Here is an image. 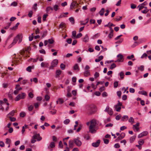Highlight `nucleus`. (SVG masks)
<instances>
[{
	"label": "nucleus",
	"instance_id": "obj_10",
	"mask_svg": "<svg viewBox=\"0 0 151 151\" xmlns=\"http://www.w3.org/2000/svg\"><path fill=\"white\" fill-rule=\"evenodd\" d=\"M100 140H98L96 142H93L92 143V145L94 147H98L100 144Z\"/></svg>",
	"mask_w": 151,
	"mask_h": 151
},
{
	"label": "nucleus",
	"instance_id": "obj_14",
	"mask_svg": "<svg viewBox=\"0 0 151 151\" xmlns=\"http://www.w3.org/2000/svg\"><path fill=\"white\" fill-rule=\"evenodd\" d=\"M53 10V8L51 6H48L46 9V11L47 13L51 12Z\"/></svg>",
	"mask_w": 151,
	"mask_h": 151
},
{
	"label": "nucleus",
	"instance_id": "obj_2",
	"mask_svg": "<svg viewBox=\"0 0 151 151\" xmlns=\"http://www.w3.org/2000/svg\"><path fill=\"white\" fill-rule=\"evenodd\" d=\"M96 107L94 105H88L86 106V109L90 114H92L95 112Z\"/></svg>",
	"mask_w": 151,
	"mask_h": 151
},
{
	"label": "nucleus",
	"instance_id": "obj_24",
	"mask_svg": "<svg viewBox=\"0 0 151 151\" xmlns=\"http://www.w3.org/2000/svg\"><path fill=\"white\" fill-rule=\"evenodd\" d=\"M73 69L74 70H77L78 71L80 69L78 65L77 64H76L74 65L73 66Z\"/></svg>",
	"mask_w": 151,
	"mask_h": 151
},
{
	"label": "nucleus",
	"instance_id": "obj_61",
	"mask_svg": "<svg viewBox=\"0 0 151 151\" xmlns=\"http://www.w3.org/2000/svg\"><path fill=\"white\" fill-rule=\"evenodd\" d=\"M117 96L120 98L121 97V94H122V93H121V91H117Z\"/></svg>",
	"mask_w": 151,
	"mask_h": 151
},
{
	"label": "nucleus",
	"instance_id": "obj_51",
	"mask_svg": "<svg viewBox=\"0 0 151 151\" xmlns=\"http://www.w3.org/2000/svg\"><path fill=\"white\" fill-rule=\"evenodd\" d=\"M32 67L29 66L27 67L26 68L27 70L29 72H31Z\"/></svg>",
	"mask_w": 151,
	"mask_h": 151
},
{
	"label": "nucleus",
	"instance_id": "obj_54",
	"mask_svg": "<svg viewBox=\"0 0 151 151\" xmlns=\"http://www.w3.org/2000/svg\"><path fill=\"white\" fill-rule=\"evenodd\" d=\"M82 125L80 124L79 125V127H78V128L77 129L76 131L77 132H79L80 131V130L81 129H82Z\"/></svg>",
	"mask_w": 151,
	"mask_h": 151
},
{
	"label": "nucleus",
	"instance_id": "obj_60",
	"mask_svg": "<svg viewBox=\"0 0 151 151\" xmlns=\"http://www.w3.org/2000/svg\"><path fill=\"white\" fill-rule=\"evenodd\" d=\"M147 54L146 53H144L141 56V58L142 59L143 58H146L147 57Z\"/></svg>",
	"mask_w": 151,
	"mask_h": 151
},
{
	"label": "nucleus",
	"instance_id": "obj_20",
	"mask_svg": "<svg viewBox=\"0 0 151 151\" xmlns=\"http://www.w3.org/2000/svg\"><path fill=\"white\" fill-rule=\"evenodd\" d=\"M141 43V42L140 41H139V40L137 42L135 41L134 42V44H133L132 46V47H134L136 46L139 45Z\"/></svg>",
	"mask_w": 151,
	"mask_h": 151
},
{
	"label": "nucleus",
	"instance_id": "obj_38",
	"mask_svg": "<svg viewBox=\"0 0 151 151\" xmlns=\"http://www.w3.org/2000/svg\"><path fill=\"white\" fill-rule=\"evenodd\" d=\"M138 142L139 144L141 145H142L144 143V140L141 139L139 140Z\"/></svg>",
	"mask_w": 151,
	"mask_h": 151
},
{
	"label": "nucleus",
	"instance_id": "obj_31",
	"mask_svg": "<svg viewBox=\"0 0 151 151\" xmlns=\"http://www.w3.org/2000/svg\"><path fill=\"white\" fill-rule=\"evenodd\" d=\"M19 24V22L17 23L12 28H11V29L12 30L16 29L17 28V27H18Z\"/></svg>",
	"mask_w": 151,
	"mask_h": 151
},
{
	"label": "nucleus",
	"instance_id": "obj_40",
	"mask_svg": "<svg viewBox=\"0 0 151 151\" xmlns=\"http://www.w3.org/2000/svg\"><path fill=\"white\" fill-rule=\"evenodd\" d=\"M120 76L121 77V78L122 79L124 78V73L123 72H121L120 73Z\"/></svg>",
	"mask_w": 151,
	"mask_h": 151
},
{
	"label": "nucleus",
	"instance_id": "obj_23",
	"mask_svg": "<svg viewBox=\"0 0 151 151\" xmlns=\"http://www.w3.org/2000/svg\"><path fill=\"white\" fill-rule=\"evenodd\" d=\"M55 147V144L54 142H52L50 144L49 146H48V148L49 149H50V148H52Z\"/></svg>",
	"mask_w": 151,
	"mask_h": 151
},
{
	"label": "nucleus",
	"instance_id": "obj_21",
	"mask_svg": "<svg viewBox=\"0 0 151 151\" xmlns=\"http://www.w3.org/2000/svg\"><path fill=\"white\" fill-rule=\"evenodd\" d=\"M90 73L89 70H85L84 73V75L85 76L87 77L90 75Z\"/></svg>",
	"mask_w": 151,
	"mask_h": 151
},
{
	"label": "nucleus",
	"instance_id": "obj_26",
	"mask_svg": "<svg viewBox=\"0 0 151 151\" xmlns=\"http://www.w3.org/2000/svg\"><path fill=\"white\" fill-rule=\"evenodd\" d=\"M69 21L72 23V24H73L75 23L74 19L73 17H71L69 18Z\"/></svg>",
	"mask_w": 151,
	"mask_h": 151
},
{
	"label": "nucleus",
	"instance_id": "obj_30",
	"mask_svg": "<svg viewBox=\"0 0 151 151\" xmlns=\"http://www.w3.org/2000/svg\"><path fill=\"white\" fill-rule=\"evenodd\" d=\"M11 140L10 139L7 138L6 139L5 143L7 144H10L11 143Z\"/></svg>",
	"mask_w": 151,
	"mask_h": 151
},
{
	"label": "nucleus",
	"instance_id": "obj_59",
	"mask_svg": "<svg viewBox=\"0 0 151 151\" xmlns=\"http://www.w3.org/2000/svg\"><path fill=\"white\" fill-rule=\"evenodd\" d=\"M82 36V34L81 33H79L77 34L76 37V38H78L81 37Z\"/></svg>",
	"mask_w": 151,
	"mask_h": 151
},
{
	"label": "nucleus",
	"instance_id": "obj_35",
	"mask_svg": "<svg viewBox=\"0 0 151 151\" xmlns=\"http://www.w3.org/2000/svg\"><path fill=\"white\" fill-rule=\"evenodd\" d=\"M115 107L116 110L117 111L119 112V111H120V110L121 109V107H120V106L118 107V106H117V105H116L115 106Z\"/></svg>",
	"mask_w": 151,
	"mask_h": 151
},
{
	"label": "nucleus",
	"instance_id": "obj_46",
	"mask_svg": "<svg viewBox=\"0 0 151 151\" xmlns=\"http://www.w3.org/2000/svg\"><path fill=\"white\" fill-rule=\"evenodd\" d=\"M58 101L59 104H62L64 102L63 99L61 98H59L58 99Z\"/></svg>",
	"mask_w": 151,
	"mask_h": 151
},
{
	"label": "nucleus",
	"instance_id": "obj_52",
	"mask_svg": "<svg viewBox=\"0 0 151 151\" xmlns=\"http://www.w3.org/2000/svg\"><path fill=\"white\" fill-rule=\"evenodd\" d=\"M118 85V83L117 81L114 82V87L115 88H116Z\"/></svg>",
	"mask_w": 151,
	"mask_h": 151
},
{
	"label": "nucleus",
	"instance_id": "obj_22",
	"mask_svg": "<svg viewBox=\"0 0 151 151\" xmlns=\"http://www.w3.org/2000/svg\"><path fill=\"white\" fill-rule=\"evenodd\" d=\"M128 119V116H127L125 115L123 116L121 119V120L122 121H125Z\"/></svg>",
	"mask_w": 151,
	"mask_h": 151
},
{
	"label": "nucleus",
	"instance_id": "obj_50",
	"mask_svg": "<svg viewBox=\"0 0 151 151\" xmlns=\"http://www.w3.org/2000/svg\"><path fill=\"white\" fill-rule=\"evenodd\" d=\"M37 3H35L34 4L32 8L35 10L36 11L37 9Z\"/></svg>",
	"mask_w": 151,
	"mask_h": 151
},
{
	"label": "nucleus",
	"instance_id": "obj_17",
	"mask_svg": "<svg viewBox=\"0 0 151 151\" xmlns=\"http://www.w3.org/2000/svg\"><path fill=\"white\" fill-rule=\"evenodd\" d=\"M61 73V71L60 70H57L56 72L55 77L58 78L59 77Z\"/></svg>",
	"mask_w": 151,
	"mask_h": 151
},
{
	"label": "nucleus",
	"instance_id": "obj_9",
	"mask_svg": "<svg viewBox=\"0 0 151 151\" xmlns=\"http://www.w3.org/2000/svg\"><path fill=\"white\" fill-rule=\"evenodd\" d=\"M105 111L107 112L110 115H112L113 114V112L112 109L110 108L109 106H107L106 108Z\"/></svg>",
	"mask_w": 151,
	"mask_h": 151
},
{
	"label": "nucleus",
	"instance_id": "obj_18",
	"mask_svg": "<svg viewBox=\"0 0 151 151\" xmlns=\"http://www.w3.org/2000/svg\"><path fill=\"white\" fill-rule=\"evenodd\" d=\"M83 41L85 42H87L89 41V37L87 34H86L83 40Z\"/></svg>",
	"mask_w": 151,
	"mask_h": 151
},
{
	"label": "nucleus",
	"instance_id": "obj_13",
	"mask_svg": "<svg viewBox=\"0 0 151 151\" xmlns=\"http://www.w3.org/2000/svg\"><path fill=\"white\" fill-rule=\"evenodd\" d=\"M33 137L34 139H37L38 141H40L42 139V137H40L39 134H36L34 135L33 136Z\"/></svg>",
	"mask_w": 151,
	"mask_h": 151
},
{
	"label": "nucleus",
	"instance_id": "obj_47",
	"mask_svg": "<svg viewBox=\"0 0 151 151\" xmlns=\"http://www.w3.org/2000/svg\"><path fill=\"white\" fill-rule=\"evenodd\" d=\"M48 16V15L47 14H44L42 17V20L43 21H45L46 18Z\"/></svg>",
	"mask_w": 151,
	"mask_h": 151
},
{
	"label": "nucleus",
	"instance_id": "obj_33",
	"mask_svg": "<svg viewBox=\"0 0 151 151\" xmlns=\"http://www.w3.org/2000/svg\"><path fill=\"white\" fill-rule=\"evenodd\" d=\"M139 8V10L140 11L144 8V6L141 4L139 5L137 7Z\"/></svg>",
	"mask_w": 151,
	"mask_h": 151
},
{
	"label": "nucleus",
	"instance_id": "obj_7",
	"mask_svg": "<svg viewBox=\"0 0 151 151\" xmlns=\"http://www.w3.org/2000/svg\"><path fill=\"white\" fill-rule=\"evenodd\" d=\"M118 59L117 61H116L115 62H122L124 60V57L123 55L121 54H119L117 56Z\"/></svg>",
	"mask_w": 151,
	"mask_h": 151
},
{
	"label": "nucleus",
	"instance_id": "obj_5",
	"mask_svg": "<svg viewBox=\"0 0 151 151\" xmlns=\"http://www.w3.org/2000/svg\"><path fill=\"white\" fill-rule=\"evenodd\" d=\"M74 142L76 145L78 147L80 146L82 144L79 138L77 137L74 139Z\"/></svg>",
	"mask_w": 151,
	"mask_h": 151
},
{
	"label": "nucleus",
	"instance_id": "obj_34",
	"mask_svg": "<svg viewBox=\"0 0 151 151\" xmlns=\"http://www.w3.org/2000/svg\"><path fill=\"white\" fill-rule=\"evenodd\" d=\"M33 108L34 106L33 105H30L28 107V110L29 111H32Z\"/></svg>",
	"mask_w": 151,
	"mask_h": 151
},
{
	"label": "nucleus",
	"instance_id": "obj_56",
	"mask_svg": "<svg viewBox=\"0 0 151 151\" xmlns=\"http://www.w3.org/2000/svg\"><path fill=\"white\" fill-rule=\"evenodd\" d=\"M48 42L50 44H52L54 42V40L52 39H49L48 40Z\"/></svg>",
	"mask_w": 151,
	"mask_h": 151
},
{
	"label": "nucleus",
	"instance_id": "obj_8",
	"mask_svg": "<svg viewBox=\"0 0 151 151\" xmlns=\"http://www.w3.org/2000/svg\"><path fill=\"white\" fill-rule=\"evenodd\" d=\"M125 133H122L118 137L117 139L115 140V141L116 142H118L120 140H121L123 139L125 137Z\"/></svg>",
	"mask_w": 151,
	"mask_h": 151
},
{
	"label": "nucleus",
	"instance_id": "obj_43",
	"mask_svg": "<svg viewBox=\"0 0 151 151\" xmlns=\"http://www.w3.org/2000/svg\"><path fill=\"white\" fill-rule=\"evenodd\" d=\"M47 30H45L43 32V35L42 36V38H43L45 37L47 35Z\"/></svg>",
	"mask_w": 151,
	"mask_h": 151
},
{
	"label": "nucleus",
	"instance_id": "obj_48",
	"mask_svg": "<svg viewBox=\"0 0 151 151\" xmlns=\"http://www.w3.org/2000/svg\"><path fill=\"white\" fill-rule=\"evenodd\" d=\"M20 115L21 117H24L26 116V113L24 112H22L20 113Z\"/></svg>",
	"mask_w": 151,
	"mask_h": 151
},
{
	"label": "nucleus",
	"instance_id": "obj_11",
	"mask_svg": "<svg viewBox=\"0 0 151 151\" xmlns=\"http://www.w3.org/2000/svg\"><path fill=\"white\" fill-rule=\"evenodd\" d=\"M78 5V4L76 3V2L75 1H73L72 2L70 6V9H72L74 7L76 6L77 7Z\"/></svg>",
	"mask_w": 151,
	"mask_h": 151
},
{
	"label": "nucleus",
	"instance_id": "obj_64",
	"mask_svg": "<svg viewBox=\"0 0 151 151\" xmlns=\"http://www.w3.org/2000/svg\"><path fill=\"white\" fill-rule=\"evenodd\" d=\"M33 14V12L32 11H30L28 14V16L29 17H31Z\"/></svg>",
	"mask_w": 151,
	"mask_h": 151
},
{
	"label": "nucleus",
	"instance_id": "obj_19",
	"mask_svg": "<svg viewBox=\"0 0 151 151\" xmlns=\"http://www.w3.org/2000/svg\"><path fill=\"white\" fill-rule=\"evenodd\" d=\"M48 63L46 62H42L41 64V66L42 67H48Z\"/></svg>",
	"mask_w": 151,
	"mask_h": 151
},
{
	"label": "nucleus",
	"instance_id": "obj_39",
	"mask_svg": "<svg viewBox=\"0 0 151 151\" xmlns=\"http://www.w3.org/2000/svg\"><path fill=\"white\" fill-rule=\"evenodd\" d=\"M65 65L63 63H61L60 65V67L61 69L64 70L65 69Z\"/></svg>",
	"mask_w": 151,
	"mask_h": 151
},
{
	"label": "nucleus",
	"instance_id": "obj_15",
	"mask_svg": "<svg viewBox=\"0 0 151 151\" xmlns=\"http://www.w3.org/2000/svg\"><path fill=\"white\" fill-rule=\"evenodd\" d=\"M25 50H22V51L21 52V55H23L25 57V58H26V57H28H28H29V56L28 55V53H27V52L26 53V54H25Z\"/></svg>",
	"mask_w": 151,
	"mask_h": 151
},
{
	"label": "nucleus",
	"instance_id": "obj_16",
	"mask_svg": "<svg viewBox=\"0 0 151 151\" xmlns=\"http://www.w3.org/2000/svg\"><path fill=\"white\" fill-rule=\"evenodd\" d=\"M74 140H70L69 141V146L70 148H72L74 146Z\"/></svg>",
	"mask_w": 151,
	"mask_h": 151
},
{
	"label": "nucleus",
	"instance_id": "obj_6",
	"mask_svg": "<svg viewBox=\"0 0 151 151\" xmlns=\"http://www.w3.org/2000/svg\"><path fill=\"white\" fill-rule=\"evenodd\" d=\"M58 63V60L57 59L54 60L51 63V65L50 67V69H52L53 68L56 66Z\"/></svg>",
	"mask_w": 151,
	"mask_h": 151
},
{
	"label": "nucleus",
	"instance_id": "obj_27",
	"mask_svg": "<svg viewBox=\"0 0 151 151\" xmlns=\"http://www.w3.org/2000/svg\"><path fill=\"white\" fill-rule=\"evenodd\" d=\"M53 10L54 9L55 11H57L59 9V6L57 4L55 5L53 7Z\"/></svg>",
	"mask_w": 151,
	"mask_h": 151
},
{
	"label": "nucleus",
	"instance_id": "obj_45",
	"mask_svg": "<svg viewBox=\"0 0 151 151\" xmlns=\"http://www.w3.org/2000/svg\"><path fill=\"white\" fill-rule=\"evenodd\" d=\"M70 120L68 119H67L64 120V123L65 124H68L70 122Z\"/></svg>",
	"mask_w": 151,
	"mask_h": 151
},
{
	"label": "nucleus",
	"instance_id": "obj_63",
	"mask_svg": "<svg viewBox=\"0 0 151 151\" xmlns=\"http://www.w3.org/2000/svg\"><path fill=\"white\" fill-rule=\"evenodd\" d=\"M121 117V115L120 114H119V115H117V116H116V119L117 120H119L120 119Z\"/></svg>",
	"mask_w": 151,
	"mask_h": 151
},
{
	"label": "nucleus",
	"instance_id": "obj_12",
	"mask_svg": "<svg viewBox=\"0 0 151 151\" xmlns=\"http://www.w3.org/2000/svg\"><path fill=\"white\" fill-rule=\"evenodd\" d=\"M148 134V132L147 131H144L141 133L139 134L138 136V137L139 138H140L144 136H145L147 135Z\"/></svg>",
	"mask_w": 151,
	"mask_h": 151
},
{
	"label": "nucleus",
	"instance_id": "obj_3",
	"mask_svg": "<svg viewBox=\"0 0 151 151\" xmlns=\"http://www.w3.org/2000/svg\"><path fill=\"white\" fill-rule=\"evenodd\" d=\"M26 95V94L24 93H21L19 94L15 98V100L17 101L21 99H24L25 98Z\"/></svg>",
	"mask_w": 151,
	"mask_h": 151
},
{
	"label": "nucleus",
	"instance_id": "obj_44",
	"mask_svg": "<svg viewBox=\"0 0 151 151\" xmlns=\"http://www.w3.org/2000/svg\"><path fill=\"white\" fill-rule=\"evenodd\" d=\"M14 110H12L8 114V115H10L11 116H13L14 115Z\"/></svg>",
	"mask_w": 151,
	"mask_h": 151
},
{
	"label": "nucleus",
	"instance_id": "obj_4",
	"mask_svg": "<svg viewBox=\"0 0 151 151\" xmlns=\"http://www.w3.org/2000/svg\"><path fill=\"white\" fill-rule=\"evenodd\" d=\"M20 37H22V34L17 35L14 38L13 42L9 46V48L11 47L13 45L16 43Z\"/></svg>",
	"mask_w": 151,
	"mask_h": 151
},
{
	"label": "nucleus",
	"instance_id": "obj_32",
	"mask_svg": "<svg viewBox=\"0 0 151 151\" xmlns=\"http://www.w3.org/2000/svg\"><path fill=\"white\" fill-rule=\"evenodd\" d=\"M144 66L143 65H141L140 66L138 67V70L141 71H143L144 70Z\"/></svg>",
	"mask_w": 151,
	"mask_h": 151
},
{
	"label": "nucleus",
	"instance_id": "obj_62",
	"mask_svg": "<svg viewBox=\"0 0 151 151\" xmlns=\"http://www.w3.org/2000/svg\"><path fill=\"white\" fill-rule=\"evenodd\" d=\"M50 98V97L48 95H46L45 96V99L47 101L49 100Z\"/></svg>",
	"mask_w": 151,
	"mask_h": 151
},
{
	"label": "nucleus",
	"instance_id": "obj_25",
	"mask_svg": "<svg viewBox=\"0 0 151 151\" xmlns=\"http://www.w3.org/2000/svg\"><path fill=\"white\" fill-rule=\"evenodd\" d=\"M136 138V136H133L130 137V139H129V141L130 143H132L135 140Z\"/></svg>",
	"mask_w": 151,
	"mask_h": 151
},
{
	"label": "nucleus",
	"instance_id": "obj_28",
	"mask_svg": "<svg viewBox=\"0 0 151 151\" xmlns=\"http://www.w3.org/2000/svg\"><path fill=\"white\" fill-rule=\"evenodd\" d=\"M128 121L129 122L131 123L132 124L134 123V119L132 117H131L129 119Z\"/></svg>",
	"mask_w": 151,
	"mask_h": 151
},
{
	"label": "nucleus",
	"instance_id": "obj_36",
	"mask_svg": "<svg viewBox=\"0 0 151 151\" xmlns=\"http://www.w3.org/2000/svg\"><path fill=\"white\" fill-rule=\"evenodd\" d=\"M139 92L142 95H144L146 96H147V92L145 91H143L140 92Z\"/></svg>",
	"mask_w": 151,
	"mask_h": 151
},
{
	"label": "nucleus",
	"instance_id": "obj_49",
	"mask_svg": "<svg viewBox=\"0 0 151 151\" xmlns=\"http://www.w3.org/2000/svg\"><path fill=\"white\" fill-rule=\"evenodd\" d=\"M65 25V24L64 23L61 22L59 25V27L60 28H63Z\"/></svg>",
	"mask_w": 151,
	"mask_h": 151
},
{
	"label": "nucleus",
	"instance_id": "obj_55",
	"mask_svg": "<svg viewBox=\"0 0 151 151\" xmlns=\"http://www.w3.org/2000/svg\"><path fill=\"white\" fill-rule=\"evenodd\" d=\"M8 117L10 118V121L12 122H14L16 121V119L14 117H12L10 116H9Z\"/></svg>",
	"mask_w": 151,
	"mask_h": 151
},
{
	"label": "nucleus",
	"instance_id": "obj_29",
	"mask_svg": "<svg viewBox=\"0 0 151 151\" xmlns=\"http://www.w3.org/2000/svg\"><path fill=\"white\" fill-rule=\"evenodd\" d=\"M104 10L105 9L104 8H102L101 9V10L99 12V14L100 15H103L104 12Z\"/></svg>",
	"mask_w": 151,
	"mask_h": 151
},
{
	"label": "nucleus",
	"instance_id": "obj_53",
	"mask_svg": "<svg viewBox=\"0 0 151 151\" xmlns=\"http://www.w3.org/2000/svg\"><path fill=\"white\" fill-rule=\"evenodd\" d=\"M103 140L105 144H108L109 142V140L108 139L104 138Z\"/></svg>",
	"mask_w": 151,
	"mask_h": 151
},
{
	"label": "nucleus",
	"instance_id": "obj_41",
	"mask_svg": "<svg viewBox=\"0 0 151 151\" xmlns=\"http://www.w3.org/2000/svg\"><path fill=\"white\" fill-rule=\"evenodd\" d=\"M116 65L115 63H112L111 65L110 69H113V68L116 67Z\"/></svg>",
	"mask_w": 151,
	"mask_h": 151
},
{
	"label": "nucleus",
	"instance_id": "obj_1",
	"mask_svg": "<svg viewBox=\"0 0 151 151\" xmlns=\"http://www.w3.org/2000/svg\"><path fill=\"white\" fill-rule=\"evenodd\" d=\"M90 123L89 131L91 133H94L96 132V130L94 129L96 124V120L93 119L91 121Z\"/></svg>",
	"mask_w": 151,
	"mask_h": 151
},
{
	"label": "nucleus",
	"instance_id": "obj_58",
	"mask_svg": "<svg viewBox=\"0 0 151 151\" xmlns=\"http://www.w3.org/2000/svg\"><path fill=\"white\" fill-rule=\"evenodd\" d=\"M127 97L126 95H124L122 96V99L124 100H125L127 99Z\"/></svg>",
	"mask_w": 151,
	"mask_h": 151
},
{
	"label": "nucleus",
	"instance_id": "obj_37",
	"mask_svg": "<svg viewBox=\"0 0 151 151\" xmlns=\"http://www.w3.org/2000/svg\"><path fill=\"white\" fill-rule=\"evenodd\" d=\"M133 128L134 130H136L137 131H139V128L135 125H133Z\"/></svg>",
	"mask_w": 151,
	"mask_h": 151
},
{
	"label": "nucleus",
	"instance_id": "obj_57",
	"mask_svg": "<svg viewBox=\"0 0 151 151\" xmlns=\"http://www.w3.org/2000/svg\"><path fill=\"white\" fill-rule=\"evenodd\" d=\"M99 73L97 72H96L94 75V78H96L97 77L99 76Z\"/></svg>",
	"mask_w": 151,
	"mask_h": 151
},
{
	"label": "nucleus",
	"instance_id": "obj_42",
	"mask_svg": "<svg viewBox=\"0 0 151 151\" xmlns=\"http://www.w3.org/2000/svg\"><path fill=\"white\" fill-rule=\"evenodd\" d=\"M17 5V3L16 2L14 1L11 4V5L12 6H15Z\"/></svg>",
	"mask_w": 151,
	"mask_h": 151
}]
</instances>
